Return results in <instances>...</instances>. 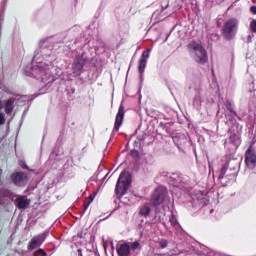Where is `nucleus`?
I'll return each mask as SVG.
<instances>
[{"label":"nucleus","mask_w":256,"mask_h":256,"mask_svg":"<svg viewBox=\"0 0 256 256\" xmlns=\"http://www.w3.org/2000/svg\"><path fill=\"white\" fill-rule=\"evenodd\" d=\"M46 51L42 49L35 52L33 66L27 72L30 77H34L42 85H51L55 81V76L51 73V69H53V63L56 58L54 55L45 54Z\"/></svg>","instance_id":"nucleus-1"},{"label":"nucleus","mask_w":256,"mask_h":256,"mask_svg":"<svg viewBox=\"0 0 256 256\" xmlns=\"http://www.w3.org/2000/svg\"><path fill=\"white\" fill-rule=\"evenodd\" d=\"M188 51L190 54V57L196 61V63H207V51L205 48H203V45H201L198 42L191 41L188 44Z\"/></svg>","instance_id":"nucleus-2"},{"label":"nucleus","mask_w":256,"mask_h":256,"mask_svg":"<svg viewBox=\"0 0 256 256\" xmlns=\"http://www.w3.org/2000/svg\"><path fill=\"white\" fill-rule=\"evenodd\" d=\"M131 187V176L127 172H122L117 180L115 192L119 197H123Z\"/></svg>","instance_id":"nucleus-3"},{"label":"nucleus","mask_w":256,"mask_h":256,"mask_svg":"<svg viewBox=\"0 0 256 256\" xmlns=\"http://www.w3.org/2000/svg\"><path fill=\"white\" fill-rule=\"evenodd\" d=\"M239 27V20L236 18L228 19L223 26L222 35L225 39H233L237 34V28Z\"/></svg>","instance_id":"nucleus-4"},{"label":"nucleus","mask_w":256,"mask_h":256,"mask_svg":"<svg viewBox=\"0 0 256 256\" xmlns=\"http://www.w3.org/2000/svg\"><path fill=\"white\" fill-rule=\"evenodd\" d=\"M245 163L248 169L256 168V151L253 148H248L245 153Z\"/></svg>","instance_id":"nucleus-5"},{"label":"nucleus","mask_w":256,"mask_h":256,"mask_svg":"<svg viewBox=\"0 0 256 256\" xmlns=\"http://www.w3.org/2000/svg\"><path fill=\"white\" fill-rule=\"evenodd\" d=\"M150 55H151V49H148L142 52V55L138 64V71L139 73H141V75L145 73V67H147V60L149 59Z\"/></svg>","instance_id":"nucleus-6"},{"label":"nucleus","mask_w":256,"mask_h":256,"mask_svg":"<svg viewBox=\"0 0 256 256\" xmlns=\"http://www.w3.org/2000/svg\"><path fill=\"white\" fill-rule=\"evenodd\" d=\"M125 118V107L123 104L120 105L118 113L116 115L115 125H114V132L119 131L121 126L123 125V119Z\"/></svg>","instance_id":"nucleus-7"},{"label":"nucleus","mask_w":256,"mask_h":256,"mask_svg":"<svg viewBox=\"0 0 256 256\" xmlns=\"http://www.w3.org/2000/svg\"><path fill=\"white\" fill-rule=\"evenodd\" d=\"M45 241V236L38 235L31 239V241L28 244V250L33 251L37 249V247H41L43 245V242Z\"/></svg>","instance_id":"nucleus-8"},{"label":"nucleus","mask_w":256,"mask_h":256,"mask_svg":"<svg viewBox=\"0 0 256 256\" xmlns=\"http://www.w3.org/2000/svg\"><path fill=\"white\" fill-rule=\"evenodd\" d=\"M83 67H85V59L81 56H77L73 63V73L79 75L81 71H83Z\"/></svg>","instance_id":"nucleus-9"},{"label":"nucleus","mask_w":256,"mask_h":256,"mask_svg":"<svg viewBox=\"0 0 256 256\" xmlns=\"http://www.w3.org/2000/svg\"><path fill=\"white\" fill-rule=\"evenodd\" d=\"M11 179L15 185H25L27 182V175L17 172L12 174Z\"/></svg>","instance_id":"nucleus-10"},{"label":"nucleus","mask_w":256,"mask_h":256,"mask_svg":"<svg viewBox=\"0 0 256 256\" xmlns=\"http://www.w3.org/2000/svg\"><path fill=\"white\" fill-rule=\"evenodd\" d=\"M166 199L165 192L161 190H156L153 194L152 201L154 205H161Z\"/></svg>","instance_id":"nucleus-11"},{"label":"nucleus","mask_w":256,"mask_h":256,"mask_svg":"<svg viewBox=\"0 0 256 256\" xmlns=\"http://www.w3.org/2000/svg\"><path fill=\"white\" fill-rule=\"evenodd\" d=\"M117 253L119 256H129V253H131V246L127 243L120 244L117 247Z\"/></svg>","instance_id":"nucleus-12"},{"label":"nucleus","mask_w":256,"mask_h":256,"mask_svg":"<svg viewBox=\"0 0 256 256\" xmlns=\"http://www.w3.org/2000/svg\"><path fill=\"white\" fill-rule=\"evenodd\" d=\"M18 101H19V98H10L9 100H7L5 104V113H7L8 115L10 113H13L15 104L17 105Z\"/></svg>","instance_id":"nucleus-13"},{"label":"nucleus","mask_w":256,"mask_h":256,"mask_svg":"<svg viewBox=\"0 0 256 256\" xmlns=\"http://www.w3.org/2000/svg\"><path fill=\"white\" fill-rule=\"evenodd\" d=\"M29 199L23 196H19L16 199V205L19 207V209H26V207H29Z\"/></svg>","instance_id":"nucleus-14"},{"label":"nucleus","mask_w":256,"mask_h":256,"mask_svg":"<svg viewBox=\"0 0 256 256\" xmlns=\"http://www.w3.org/2000/svg\"><path fill=\"white\" fill-rule=\"evenodd\" d=\"M151 213V208L147 205L141 206L139 215L140 217H149V214Z\"/></svg>","instance_id":"nucleus-15"},{"label":"nucleus","mask_w":256,"mask_h":256,"mask_svg":"<svg viewBox=\"0 0 256 256\" xmlns=\"http://www.w3.org/2000/svg\"><path fill=\"white\" fill-rule=\"evenodd\" d=\"M201 103H203V95H201V93H198L194 97V107H197L199 109L201 107Z\"/></svg>","instance_id":"nucleus-16"},{"label":"nucleus","mask_w":256,"mask_h":256,"mask_svg":"<svg viewBox=\"0 0 256 256\" xmlns=\"http://www.w3.org/2000/svg\"><path fill=\"white\" fill-rule=\"evenodd\" d=\"M169 221L173 227H179V222L175 216H171Z\"/></svg>","instance_id":"nucleus-17"},{"label":"nucleus","mask_w":256,"mask_h":256,"mask_svg":"<svg viewBox=\"0 0 256 256\" xmlns=\"http://www.w3.org/2000/svg\"><path fill=\"white\" fill-rule=\"evenodd\" d=\"M130 249H132L133 251H135L137 249H141V243L139 241L133 242L132 246L130 247Z\"/></svg>","instance_id":"nucleus-18"},{"label":"nucleus","mask_w":256,"mask_h":256,"mask_svg":"<svg viewBox=\"0 0 256 256\" xmlns=\"http://www.w3.org/2000/svg\"><path fill=\"white\" fill-rule=\"evenodd\" d=\"M250 29H251L252 33H256V19H251Z\"/></svg>","instance_id":"nucleus-19"},{"label":"nucleus","mask_w":256,"mask_h":256,"mask_svg":"<svg viewBox=\"0 0 256 256\" xmlns=\"http://www.w3.org/2000/svg\"><path fill=\"white\" fill-rule=\"evenodd\" d=\"M227 169H228V166H224L222 167L221 171H220V178L221 179H225V174L227 173Z\"/></svg>","instance_id":"nucleus-20"},{"label":"nucleus","mask_w":256,"mask_h":256,"mask_svg":"<svg viewBox=\"0 0 256 256\" xmlns=\"http://www.w3.org/2000/svg\"><path fill=\"white\" fill-rule=\"evenodd\" d=\"M159 245H160L161 249H165L167 247V245H169V242L165 239H162V240H160Z\"/></svg>","instance_id":"nucleus-21"},{"label":"nucleus","mask_w":256,"mask_h":256,"mask_svg":"<svg viewBox=\"0 0 256 256\" xmlns=\"http://www.w3.org/2000/svg\"><path fill=\"white\" fill-rule=\"evenodd\" d=\"M34 255H37V256H47V252H45V250L43 249H39L37 250Z\"/></svg>","instance_id":"nucleus-22"},{"label":"nucleus","mask_w":256,"mask_h":256,"mask_svg":"<svg viewBox=\"0 0 256 256\" xmlns=\"http://www.w3.org/2000/svg\"><path fill=\"white\" fill-rule=\"evenodd\" d=\"M0 125H5V114L0 112Z\"/></svg>","instance_id":"nucleus-23"},{"label":"nucleus","mask_w":256,"mask_h":256,"mask_svg":"<svg viewBox=\"0 0 256 256\" xmlns=\"http://www.w3.org/2000/svg\"><path fill=\"white\" fill-rule=\"evenodd\" d=\"M91 205V201H89L88 203L84 204V211H87V209H89V206Z\"/></svg>","instance_id":"nucleus-24"},{"label":"nucleus","mask_w":256,"mask_h":256,"mask_svg":"<svg viewBox=\"0 0 256 256\" xmlns=\"http://www.w3.org/2000/svg\"><path fill=\"white\" fill-rule=\"evenodd\" d=\"M250 11L253 13V15H256V6H252Z\"/></svg>","instance_id":"nucleus-25"},{"label":"nucleus","mask_w":256,"mask_h":256,"mask_svg":"<svg viewBox=\"0 0 256 256\" xmlns=\"http://www.w3.org/2000/svg\"><path fill=\"white\" fill-rule=\"evenodd\" d=\"M3 109V102L0 101V111Z\"/></svg>","instance_id":"nucleus-26"},{"label":"nucleus","mask_w":256,"mask_h":256,"mask_svg":"<svg viewBox=\"0 0 256 256\" xmlns=\"http://www.w3.org/2000/svg\"><path fill=\"white\" fill-rule=\"evenodd\" d=\"M93 199H95V197L94 196H90L91 203H93Z\"/></svg>","instance_id":"nucleus-27"},{"label":"nucleus","mask_w":256,"mask_h":256,"mask_svg":"<svg viewBox=\"0 0 256 256\" xmlns=\"http://www.w3.org/2000/svg\"><path fill=\"white\" fill-rule=\"evenodd\" d=\"M22 167L23 169H27V164H24Z\"/></svg>","instance_id":"nucleus-28"},{"label":"nucleus","mask_w":256,"mask_h":256,"mask_svg":"<svg viewBox=\"0 0 256 256\" xmlns=\"http://www.w3.org/2000/svg\"><path fill=\"white\" fill-rule=\"evenodd\" d=\"M104 249H105V251H107V246L106 245H104Z\"/></svg>","instance_id":"nucleus-29"},{"label":"nucleus","mask_w":256,"mask_h":256,"mask_svg":"<svg viewBox=\"0 0 256 256\" xmlns=\"http://www.w3.org/2000/svg\"><path fill=\"white\" fill-rule=\"evenodd\" d=\"M34 256H37V254H34Z\"/></svg>","instance_id":"nucleus-30"},{"label":"nucleus","mask_w":256,"mask_h":256,"mask_svg":"<svg viewBox=\"0 0 256 256\" xmlns=\"http://www.w3.org/2000/svg\"><path fill=\"white\" fill-rule=\"evenodd\" d=\"M210 256H212V255L210 254Z\"/></svg>","instance_id":"nucleus-31"}]
</instances>
